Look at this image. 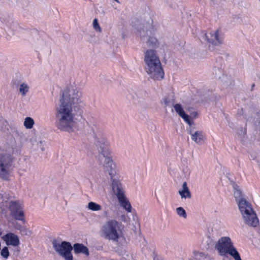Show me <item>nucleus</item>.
<instances>
[{
    "label": "nucleus",
    "mask_w": 260,
    "mask_h": 260,
    "mask_svg": "<svg viewBox=\"0 0 260 260\" xmlns=\"http://www.w3.org/2000/svg\"><path fill=\"white\" fill-rule=\"evenodd\" d=\"M112 188L114 193L116 195L118 200L125 197V192L121 182L116 179H113L112 182Z\"/></svg>",
    "instance_id": "obj_13"
},
{
    "label": "nucleus",
    "mask_w": 260,
    "mask_h": 260,
    "mask_svg": "<svg viewBox=\"0 0 260 260\" xmlns=\"http://www.w3.org/2000/svg\"><path fill=\"white\" fill-rule=\"evenodd\" d=\"M43 141H40L39 143L37 144L38 147L40 148L42 151L45 150V147L43 145Z\"/></svg>",
    "instance_id": "obj_34"
},
{
    "label": "nucleus",
    "mask_w": 260,
    "mask_h": 260,
    "mask_svg": "<svg viewBox=\"0 0 260 260\" xmlns=\"http://www.w3.org/2000/svg\"><path fill=\"white\" fill-rule=\"evenodd\" d=\"M140 32L141 41L143 42L144 47L156 48L158 47L159 43L158 40L154 37L153 29L150 25L140 28L138 30Z\"/></svg>",
    "instance_id": "obj_7"
},
{
    "label": "nucleus",
    "mask_w": 260,
    "mask_h": 260,
    "mask_svg": "<svg viewBox=\"0 0 260 260\" xmlns=\"http://www.w3.org/2000/svg\"><path fill=\"white\" fill-rule=\"evenodd\" d=\"M193 254L196 260H206L207 258L209 257L208 254L202 252L194 251Z\"/></svg>",
    "instance_id": "obj_20"
},
{
    "label": "nucleus",
    "mask_w": 260,
    "mask_h": 260,
    "mask_svg": "<svg viewBox=\"0 0 260 260\" xmlns=\"http://www.w3.org/2000/svg\"><path fill=\"white\" fill-rule=\"evenodd\" d=\"M14 226L15 229L19 230V231H20L21 229L23 227L17 222H15V223H14Z\"/></svg>",
    "instance_id": "obj_35"
},
{
    "label": "nucleus",
    "mask_w": 260,
    "mask_h": 260,
    "mask_svg": "<svg viewBox=\"0 0 260 260\" xmlns=\"http://www.w3.org/2000/svg\"><path fill=\"white\" fill-rule=\"evenodd\" d=\"M104 215L105 217H111L109 215V213H108V211H104Z\"/></svg>",
    "instance_id": "obj_36"
},
{
    "label": "nucleus",
    "mask_w": 260,
    "mask_h": 260,
    "mask_svg": "<svg viewBox=\"0 0 260 260\" xmlns=\"http://www.w3.org/2000/svg\"><path fill=\"white\" fill-rule=\"evenodd\" d=\"M98 260H112V259H109L107 258L106 257H101L98 258Z\"/></svg>",
    "instance_id": "obj_37"
},
{
    "label": "nucleus",
    "mask_w": 260,
    "mask_h": 260,
    "mask_svg": "<svg viewBox=\"0 0 260 260\" xmlns=\"http://www.w3.org/2000/svg\"><path fill=\"white\" fill-rule=\"evenodd\" d=\"M176 212L178 216L182 217L184 218L187 217V214L185 210L181 207L176 208Z\"/></svg>",
    "instance_id": "obj_26"
},
{
    "label": "nucleus",
    "mask_w": 260,
    "mask_h": 260,
    "mask_svg": "<svg viewBox=\"0 0 260 260\" xmlns=\"http://www.w3.org/2000/svg\"><path fill=\"white\" fill-rule=\"evenodd\" d=\"M213 74H215V76L216 77H219L220 78V77L219 76V75L221 73V71L220 69H219L218 68H216L215 67L214 69H213Z\"/></svg>",
    "instance_id": "obj_32"
},
{
    "label": "nucleus",
    "mask_w": 260,
    "mask_h": 260,
    "mask_svg": "<svg viewBox=\"0 0 260 260\" xmlns=\"http://www.w3.org/2000/svg\"><path fill=\"white\" fill-rule=\"evenodd\" d=\"M236 203L244 223L250 226H257L259 224V221L251 204L244 198L240 199Z\"/></svg>",
    "instance_id": "obj_6"
},
{
    "label": "nucleus",
    "mask_w": 260,
    "mask_h": 260,
    "mask_svg": "<svg viewBox=\"0 0 260 260\" xmlns=\"http://www.w3.org/2000/svg\"><path fill=\"white\" fill-rule=\"evenodd\" d=\"M81 92L73 87L61 91L55 113V125L60 131L70 132L76 123V116L82 112Z\"/></svg>",
    "instance_id": "obj_1"
},
{
    "label": "nucleus",
    "mask_w": 260,
    "mask_h": 260,
    "mask_svg": "<svg viewBox=\"0 0 260 260\" xmlns=\"http://www.w3.org/2000/svg\"><path fill=\"white\" fill-rule=\"evenodd\" d=\"M114 1H116V2L117 3H119V1H118V0H114Z\"/></svg>",
    "instance_id": "obj_44"
},
{
    "label": "nucleus",
    "mask_w": 260,
    "mask_h": 260,
    "mask_svg": "<svg viewBox=\"0 0 260 260\" xmlns=\"http://www.w3.org/2000/svg\"><path fill=\"white\" fill-rule=\"evenodd\" d=\"M189 125V127H193L192 125L194 124L193 121L191 120L189 116L186 113L181 117Z\"/></svg>",
    "instance_id": "obj_27"
},
{
    "label": "nucleus",
    "mask_w": 260,
    "mask_h": 260,
    "mask_svg": "<svg viewBox=\"0 0 260 260\" xmlns=\"http://www.w3.org/2000/svg\"><path fill=\"white\" fill-rule=\"evenodd\" d=\"M144 61L145 70L151 78L154 80H160L164 78V73L156 51L153 49L147 50L144 53Z\"/></svg>",
    "instance_id": "obj_3"
},
{
    "label": "nucleus",
    "mask_w": 260,
    "mask_h": 260,
    "mask_svg": "<svg viewBox=\"0 0 260 260\" xmlns=\"http://www.w3.org/2000/svg\"><path fill=\"white\" fill-rule=\"evenodd\" d=\"M123 226L115 219L106 221L101 229V235L105 239L117 242L121 236Z\"/></svg>",
    "instance_id": "obj_5"
},
{
    "label": "nucleus",
    "mask_w": 260,
    "mask_h": 260,
    "mask_svg": "<svg viewBox=\"0 0 260 260\" xmlns=\"http://www.w3.org/2000/svg\"><path fill=\"white\" fill-rule=\"evenodd\" d=\"M153 260H160L158 257L155 256L153 258Z\"/></svg>",
    "instance_id": "obj_40"
},
{
    "label": "nucleus",
    "mask_w": 260,
    "mask_h": 260,
    "mask_svg": "<svg viewBox=\"0 0 260 260\" xmlns=\"http://www.w3.org/2000/svg\"><path fill=\"white\" fill-rule=\"evenodd\" d=\"M29 89V87L27 84L25 83L24 82H22V83L20 84V86L19 87V91L20 93L22 94V95L23 96H24L28 92Z\"/></svg>",
    "instance_id": "obj_21"
},
{
    "label": "nucleus",
    "mask_w": 260,
    "mask_h": 260,
    "mask_svg": "<svg viewBox=\"0 0 260 260\" xmlns=\"http://www.w3.org/2000/svg\"><path fill=\"white\" fill-rule=\"evenodd\" d=\"M34 121L31 117H27L25 118L24 121V125L26 128L30 129L33 127Z\"/></svg>",
    "instance_id": "obj_24"
},
{
    "label": "nucleus",
    "mask_w": 260,
    "mask_h": 260,
    "mask_svg": "<svg viewBox=\"0 0 260 260\" xmlns=\"http://www.w3.org/2000/svg\"><path fill=\"white\" fill-rule=\"evenodd\" d=\"M215 248L218 254L223 257V260L227 259L229 255L232 256L235 260H242L229 237H222L219 238L215 244Z\"/></svg>",
    "instance_id": "obj_4"
},
{
    "label": "nucleus",
    "mask_w": 260,
    "mask_h": 260,
    "mask_svg": "<svg viewBox=\"0 0 260 260\" xmlns=\"http://www.w3.org/2000/svg\"><path fill=\"white\" fill-rule=\"evenodd\" d=\"M206 260H212L211 258L209 256L208 257Z\"/></svg>",
    "instance_id": "obj_43"
},
{
    "label": "nucleus",
    "mask_w": 260,
    "mask_h": 260,
    "mask_svg": "<svg viewBox=\"0 0 260 260\" xmlns=\"http://www.w3.org/2000/svg\"><path fill=\"white\" fill-rule=\"evenodd\" d=\"M93 27L96 31L101 32L102 29L98 23V20L96 18H94L93 21Z\"/></svg>",
    "instance_id": "obj_28"
},
{
    "label": "nucleus",
    "mask_w": 260,
    "mask_h": 260,
    "mask_svg": "<svg viewBox=\"0 0 260 260\" xmlns=\"http://www.w3.org/2000/svg\"><path fill=\"white\" fill-rule=\"evenodd\" d=\"M22 83L18 80H15L13 81L12 86L13 88H17L20 86V84Z\"/></svg>",
    "instance_id": "obj_33"
},
{
    "label": "nucleus",
    "mask_w": 260,
    "mask_h": 260,
    "mask_svg": "<svg viewBox=\"0 0 260 260\" xmlns=\"http://www.w3.org/2000/svg\"><path fill=\"white\" fill-rule=\"evenodd\" d=\"M121 220H123V221H125V219H126V217L124 215H122L121 216V218H120Z\"/></svg>",
    "instance_id": "obj_39"
},
{
    "label": "nucleus",
    "mask_w": 260,
    "mask_h": 260,
    "mask_svg": "<svg viewBox=\"0 0 260 260\" xmlns=\"http://www.w3.org/2000/svg\"><path fill=\"white\" fill-rule=\"evenodd\" d=\"M174 108L176 112L181 117L184 114H185L184 110H183L182 106L179 104H176L174 105Z\"/></svg>",
    "instance_id": "obj_25"
},
{
    "label": "nucleus",
    "mask_w": 260,
    "mask_h": 260,
    "mask_svg": "<svg viewBox=\"0 0 260 260\" xmlns=\"http://www.w3.org/2000/svg\"><path fill=\"white\" fill-rule=\"evenodd\" d=\"M73 249L75 253H83L87 256L89 254L88 248L83 244L75 243L73 245Z\"/></svg>",
    "instance_id": "obj_15"
},
{
    "label": "nucleus",
    "mask_w": 260,
    "mask_h": 260,
    "mask_svg": "<svg viewBox=\"0 0 260 260\" xmlns=\"http://www.w3.org/2000/svg\"><path fill=\"white\" fill-rule=\"evenodd\" d=\"M21 234L22 235H25V236H30L31 234V232L30 231H29L27 228H26L25 226H23L21 230L20 231Z\"/></svg>",
    "instance_id": "obj_30"
},
{
    "label": "nucleus",
    "mask_w": 260,
    "mask_h": 260,
    "mask_svg": "<svg viewBox=\"0 0 260 260\" xmlns=\"http://www.w3.org/2000/svg\"><path fill=\"white\" fill-rule=\"evenodd\" d=\"M178 193L182 199H190L191 197V193L186 182H183L182 188L179 190Z\"/></svg>",
    "instance_id": "obj_16"
},
{
    "label": "nucleus",
    "mask_w": 260,
    "mask_h": 260,
    "mask_svg": "<svg viewBox=\"0 0 260 260\" xmlns=\"http://www.w3.org/2000/svg\"><path fill=\"white\" fill-rule=\"evenodd\" d=\"M194 127H188L187 133L190 135L191 139L197 144L202 145L204 139V135L202 131H194Z\"/></svg>",
    "instance_id": "obj_12"
},
{
    "label": "nucleus",
    "mask_w": 260,
    "mask_h": 260,
    "mask_svg": "<svg viewBox=\"0 0 260 260\" xmlns=\"http://www.w3.org/2000/svg\"><path fill=\"white\" fill-rule=\"evenodd\" d=\"M88 208L93 211H98L102 209L101 206L96 203L90 202L88 204Z\"/></svg>",
    "instance_id": "obj_23"
},
{
    "label": "nucleus",
    "mask_w": 260,
    "mask_h": 260,
    "mask_svg": "<svg viewBox=\"0 0 260 260\" xmlns=\"http://www.w3.org/2000/svg\"><path fill=\"white\" fill-rule=\"evenodd\" d=\"M10 215L17 220L21 221L24 223V213L23 208L17 201H11L9 204Z\"/></svg>",
    "instance_id": "obj_10"
},
{
    "label": "nucleus",
    "mask_w": 260,
    "mask_h": 260,
    "mask_svg": "<svg viewBox=\"0 0 260 260\" xmlns=\"http://www.w3.org/2000/svg\"><path fill=\"white\" fill-rule=\"evenodd\" d=\"M3 238L6 242L7 245L17 246L20 243L18 237L12 233L6 234L3 236Z\"/></svg>",
    "instance_id": "obj_14"
},
{
    "label": "nucleus",
    "mask_w": 260,
    "mask_h": 260,
    "mask_svg": "<svg viewBox=\"0 0 260 260\" xmlns=\"http://www.w3.org/2000/svg\"><path fill=\"white\" fill-rule=\"evenodd\" d=\"M214 239L209 236H207L202 241V244L204 249H209L214 245Z\"/></svg>",
    "instance_id": "obj_17"
},
{
    "label": "nucleus",
    "mask_w": 260,
    "mask_h": 260,
    "mask_svg": "<svg viewBox=\"0 0 260 260\" xmlns=\"http://www.w3.org/2000/svg\"><path fill=\"white\" fill-rule=\"evenodd\" d=\"M241 133H243V134H245V131H243L242 128H241Z\"/></svg>",
    "instance_id": "obj_42"
},
{
    "label": "nucleus",
    "mask_w": 260,
    "mask_h": 260,
    "mask_svg": "<svg viewBox=\"0 0 260 260\" xmlns=\"http://www.w3.org/2000/svg\"><path fill=\"white\" fill-rule=\"evenodd\" d=\"M12 159L7 155H0V177L7 179L12 170Z\"/></svg>",
    "instance_id": "obj_9"
},
{
    "label": "nucleus",
    "mask_w": 260,
    "mask_h": 260,
    "mask_svg": "<svg viewBox=\"0 0 260 260\" xmlns=\"http://www.w3.org/2000/svg\"><path fill=\"white\" fill-rule=\"evenodd\" d=\"M120 205L128 212L132 211V206L126 197L118 200Z\"/></svg>",
    "instance_id": "obj_19"
},
{
    "label": "nucleus",
    "mask_w": 260,
    "mask_h": 260,
    "mask_svg": "<svg viewBox=\"0 0 260 260\" xmlns=\"http://www.w3.org/2000/svg\"><path fill=\"white\" fill-rule=\"evenodd\" d=\"M232 186L234 189V196L235 198L236 202L240 200V199H244L242 191L240 189L239 186L235 182H232Z\"/></svg>",
    "instance_id": "obj_18"
},
{
    "label": "nucleus",
    "mask_w": 260,
    "mask_h": 260,
    "mask_svg": "<svg viewBox=\"0 0 260 260\" xmlns=\"http://www.w3.org/2000/svg\"><path fill=\"white\" fill-rule=\"evenodd\" d=\"M192 114H193V116L194 117H196L197 115V112H193Z\"/></svg>",
    "instance_id": "obj_41"
},
{
    "label": "nucleus",
    "mask_w": 260,
    "mask_h": 260,
    "mask_svg": "<svg viewBox=\"0 0 260 260\" xmlns=\"http://www.w3.org/2000/svg\"><path fill=\"white\" fill-rule=\"evenodd\" d=\"M94 143L100 153L105 157L103 166L112 178L116 173V165L110 156L105 135L101 129L95 125L92 127Z\"/></svg>",
    "instance_id": "obj_2"
},
{
    "label": "nucleus",
    "mask_w": 260,
    "mask_h": 260,
    "mask_svg": "<svg viewBox=\"0 0 260 260\" xmlns=\"http://www.w3.org/2000/svg\"><path fill=\"white\" fill-rule=\"evenodd\" d=\"M202 39L213 45H218L223 43L222 33L219 29L204 33Z\"/></svg>",
    "instance_id": "obj_11"
},
{
    "label": "nucleus",
    "mask_w": 260,
    "mask_h": 260,
    "mask_svg": "<svg viewBox=\"0 0 260 260\" xmlns=\"http://www.w3.org/2000/svg\"><path fill=\"white\" fill-rule=\"evenodd\" d=\"M121 256V260H135L129 252L123 250L118 252Z\"/></svg>",
    "instance_id": "obj_22"
},
{
    "label": "nucleus",
    "mask_w": 260,
    "mask_h": 260,
    "mask_svg": "<svg viewBox=\"0 0 260 260\" xmlns=\"http://www.w3.org/2000/svg\"><path fill=\"white\" fill-rule=\"evenodd\" d=\"M52 245L54 250L66 260H72L71 251L73 250V247L70 242L62 241L60 243L58 241L54 240Z\"/></svg>",
    "instance_id": "obj_8"
},
{
    "label": "nucleus",
    "mask_w": 260,
    "mask_h": 260,
    "mask_svg": "<svg viewBox=\"0 0 260 260\" xmlns=\"http://www.w3.org/2000/svg\"><path fill=\"white\" fill-rule=\"evenodd\" d=\"M1 255L5 258H7L9 256V251L7 247H4L1 250Z\"/></svg>",
    "instance_id": "obj_29"
},
{
    "label": "nucleus",
    "mask_w": 260,
    "mask_h": 260,
    "mask_svg": "<svg viewBox=\"0 0 260 260\" xmlns=\"http://www.w3.org/2000/svg\"><path fill=\"white\" fill-rule=\"evenodd\" d=\"M171 103V100L169 98H164L161 100V103L164 104L165 107L168 106Z\"/></svg>",
    "instance_id": "obj_31"
},
{
    "label": "nucleus",
    "mask_w": 260,
    "mask_h": 260,
    "mask_svg": "<svg viewBox=\"0 0 260 260\" xmlns=\"http://www.w3.org/2000/svg\"><path fill=\"white\" fill-rule=\"evenodd\" d=\"M96 249L98 250H102L103 249V246H99L96 247Z\"/></svg>",
    "instance_id": "obj_38"
}]
</instances>
